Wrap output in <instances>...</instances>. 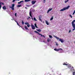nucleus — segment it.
Masks as SVG:
<instances>
[{
	"mask_svg": "<svg viewBox=\"0 0 75 75\" xmlns=\"http://www.w3.org/2000/svg\"><path fill=\"white\" fill-rule=\"evenodd\" d=\"M54 37L55 38H56V39H57V40H59V41H60L61 42H62H62H64V40H63V39H59V38L55 36L54 35Z\"/></svg>",
	"mask_w": 75,
	"mask_h": 75,
	"instance_id": "1",
	"label": "nucleus"
},
{
	"mask_svg": "<svg viewBox=\"0 0 75 75\" xmlns=\"http://www.w3.org/2000/svg\"><path fill=\"white\" fill-rule=\"evenodd\" d=\"M74 22H75V20H73L71 22V24L72 25L73 28H74L72 30L73 31H74V30H75V24H74Z\"/></svg>",
	"mask_w": 75,
	"mask_h": 75,
	"instance_id": "2",
	"label": "nucleus"
},
{
	"mask_svg": "<svg viewBox=\"0 0 75 75\" xmlns=\"http://www.w3.org/2000/svg\"><path fill=\"white\" fill-rule=\"evenodd\" d=\"M14 6H15V4H12L11 7V6H9L10 8H12V10L13 11L14 10Z\"/></svg>",
	"mask_w": 75,
	"mask_h": 75,
	"instance_id": "3",
	"label": "nucleus"
},
{
	"mask_svg": "<svg viewBox=\"0 0 75 75\" xmlns=\"http://www.w3.org/2000/svg\"><path fill=\"white\" fill-rule=\"evenodd\" d=\"M54 51H60V50H62V51L63 50L61 48H59L58 49L55 48L54 49Z\"/></svg>",
	"mask_w": 75,
	"mask_h": 75,
	"instance_id": "4",
	"label": "nucleus"
},
{
	"mask_svg": "<svg viewBox=\"0 0 75 75\" xmlns=\"http://www.w3.org/2000/svg\"><path fill=\"white\" fill-rule=\"evenodd\" d=\"M31 26L32 29H33V30H35V27L34 25H33V24H32L31 25Z\"/></svg>",
	"mask_w": 75,
	"mask_h": 75,
	"instance_id": "5",
	"label": "nucleus"
},
{
	"mask_svg": "<svg viewBox=\"0 0 75 75\" xmlns=\"http://www.w3.org/2000/svg\"><path fill=\"white\" fill-rule=\"evenodd\" d=\"M39 20L42 22V20H41V18H42V15H40L38 16Z\"/></svg>",
	"mask_w": 75,
	"mask_h": 75,
	"instance_id": "6",
	"label": "nucleus"
},
{
	"mask_svg": "<svg viewBox=\"0 0 75 75\" xmlns=\"http://www.w3.org/2000/svg\"><path fill=\"white\" fill-rule=\"evenodd\" d=\"M35 3H36V1L33 0V1H32L31 2V3L32 4H33V5Z\"/></svg>",
	"mask_w": 75,
	"mask_h": 75,
	"instance_id": "7",
	"label": "nucleus"
},
{
	"mask_svg": "<svg viewBox=\"0 0 75 75\" xmlns=\"http://www.w3.org/2000/svg\"><path fill=\"white\" fill-rule=\"evenodd\" d=\"M4 5V3L3 2H0V10L1 9V5Z\"/></svg>",
	"mask_w": 75,
	"mask_h": 75,
	"instance_id": "8",
	"label": "nucleus"
},
{
	"mask_svg": "<svg viewBox=\"0 0 75 75\" xmlns=\"http://www.w3.org/2000/svg\"><path fill=\"white\" fill-rule=\"evenodd\" d=\"M31 11H30V13H29V15L30 17H31V18H33V16H32V15H31Z\"/></svg>",
	"mask_w": 75,
	"mask_h": 75,
	"instance_id": "9",
	"label": "nucleus"
},
{
	"mask_svg": "<svg viewBox=\"0 0 75 75\" xmlns=\"http://www.w3.org/2000/svg\"><path fill=\"white\" fill-rule=\"evenodd\" d=\"M52 10V8H49L48 10L47 11V13H49V12H50V11H51Z\"/></svg>",
	"mask_w": 75,
	"mask_h": 75,
	"instance_id": "10",
	"label": "nucleus"
},
{
	"mask_svg": "<svg viewBox=\"0 0 75 75\" xmlns=\"http://www.w3.org/2000/svg\"><path fill=\"white\" fill-rule=\"evenodd\" d=\"M66 9L65 8H64L63 9H61L60 11H64V10H65Z\"/></svg>",
	"mask_w": 75,
	"mask_h": 75,
	"instance_id": "11",
	"label": "nucleus"
},
{
	"mask_svg": "<svg viewBox=\"0 0 75 75\" xmlns=\"http://www.w3.org/2000/svg\"><path fill=\"white\" fill-rule=\"evenodd\" d=\"M41 35V37H43L44 38H45V36H44V35H42V34H39V35Z\"/></svg>",
	"mask_w": 75,
	"mask_h": 75,
	"instance_id": "12",
	"label": "nucleus"
},
{
	"mask_svg": "<svg viewBox=\"0 0 75 75\" xmlns=\"http://www.w3.org/2000/svg\"><path fill=\"white\" fill-rule=\"evenodd\" d=\"M70 6H68L67 7L65 8L66 9V10H67V9H68L69 8V7H70Z\"/></svg>",
	"mask_w": 75,
	"mask_h": 75,
	"instance_id": "13",
	"label": "nucleus"
},
{
	"mask_svg": "<svg viewBox=\"0 0 75 75\" xmlns=\"http://www.w3.org/2000/svg\"><path fill=\"white\" fill-rule=\"evenodd\" d=\"M23 2H24V1H21L19 2H18V4H20L21 3H23Z\"/></svg>",
	"mask_w": 75,
	"mask_h": 75,
	"instance_id": "14",
	"label": "nucleus"
},
{
	"mask_svg": "<svg viewBox=\"0 0 75 75\" xmlns=\"http://www.w3.org/2000/svg\"><path fill=\"white\" fill-rule=\"evenodd\" d=\"M31 0H25V2H28V1H30Z\"/></svg>",
	"mask_w": 75,
	"mask_h": 75,
	"instance_id": "15",
	"label": "nucleus"
},
{
	"mask_svg": "<svg viewBox=\"0 0 75 75\" xmlns=\"http://www.w3.org/2000/svg\"><path fill=\"white\" fill-rule=\"evenodd\" d=\"M3 8L4 10H6V6H4L3 7Z\"/></svg>",
	"mask_w": 75,
	"mask_h": 75,
	"instance_id": "16",
	"label": "nucleus"
},
{
	"mask_svg": "<svg viewBox=\"0 0 75 75\" xmlns=\"http://www.w3.org/2000/svg\"><path fill=\"white\" fill-rule=\"evenodd\" d=\"M25 29H26V30H28V28H27V26H25Z\"/></svg>",
	"mask_w": 75,
	"mask_h": 75,
	"instance_id": "17",
	"label": "nucleus"
},
{
	"mask_svg": "<svg viewBox=\"0 0 75 75\" xmlns=\"http://www.w3.org/2000/svg\"><path fill=\"white\" fill-rule=\"evenodd\" d=\"M37 31H39V32H41V29H39L38 30V29H37Z\"/></svg>",
	"mask_w": 75,
	"mask_h": 75,
	"instance_id": "18",
	"label": "nucleus"
},
{
	"mask_svg": "<svg viewBox=\"0 0 75 75\" xmlns=\"http://www.w3.org/2000/svg\"><path fill=\"white\" fill-rule=\"evenodd\" d=\"M45 23L47 25H49L48 22V21H46Z\"/></svg>",
	"mask_w": 75,
	"mask_h": 75,
	"instance_id": "19",
	"label": "nucleus"
},
{
	"mask_svg": "<svg viewBox=\"0 0 75 75\" xmlns=\"http://www.w3.org/2000/svg\"><path fill=\"white\" fill-rule=\"evenodd\" d=\"M51 39H47V42H50V41H51Z\"/></svg>",
	"mask_w": 75,
	"mask_h": 75,
	"instance_id": "20",
	"label": "nucleus"
},
{
	"mask_svg": "<svg viewBox=\"0 0 75 75\" xmlns=\"http://www.w3.org/2000/svg\"><path fill=\"white\" fill-rule=\"evenodd\" d=\"M35 33H37L39 35V34H40V33H38V32H37L36 31H35Z\"/></svg>",
	"mask_w": 75,
	"mask_h": 75,
	"instance_id": "21",
	"label": "nucleus"
},
{
	"mask_svg": "<svg viewBox=\"0 0 75 75\" xmlns=\"http://www.w3.org/2000/svg\"><path fill=\"white\" fill-rule=\"evenodd\" d=\"M64 65H68V64H66L65 63H64L63 64Z\"/></svg>",
	"mask_w": 75,
	"mask_h": 75,
	"instance_id": "22",
	"label": "nucleus"
},
{
	"mask_svg": "<svg viewBox=\"0 0 75 75\" xmlns=\"http://www.w3.org/2000/svg\"><path fill=\"white\" fill-rule=\"evenodd\" d=\"M27 26L28 27H30V24H28V25H27Z\"/></svg>",
	"mask_w": 75,
	"mask_h": 75,
	"instance_id": "23",
	"label": "nucleus"
},
{
	"mask_svg": "<svg viewBox=\"0 0 75 75\" xmlns=\"http://www.w3.org/2000/svg\"><path fill=\"white\" fill-rule=\"evenodd\" d=\"M22 24H23V25L24 24V21H23L22 22Z\"/></svg>",
	"mask_w": 75,
	"mask_h": 75,
	"instance_id": "24",
	"label": "nucleus"
},
{
	"mask_svg": "<svg viewBox=\"0 0 75 75\" xmlns=\"http://www.w3.org/2000/svg\"><path fill=\"white\" fill-rule=\"evenodd\" d=\"M35 26L36 28H38V27H37V24H36V23L35 24Z\"/></svg>",
	"mask_w": 75,
	"mask_h": 75,
	"instance_id": "25",
	"label": "nucleus"
},
{
	"mask_svg": "<svg viewBox=\"0 0 75 75\" xmlns=\"http://www.w3.org/2000/svg\"><path fill=\"white\" fill-rule=\"evenodd\" d=\"M21 6H22L21 5H18V7H21Z\"/></svg>",
	"mask_w": 75,
	"mask_h": 75,
	"instance_id": "26",
	"label": "nucleus"
},
{
	"mask_svg": "<svg viewBox=\"0 0 75 75\" xmlns=\"http://www.w3.org/2000/svg\"><path fill=\"white\" fill-rule=\"evenodd\" d=\"M33 20L35 21H37V19H36V18H34Z\"/></svg>",
	"mask_w": 75,
	"mask_h": 75,
	"instance_id": "27",
	"label": "nucleus"
},
{
	"mask_svg": "<svg viewBox=\"0 0 75 75\" xmlns=\"http://www.w3.org/2000/svg\"><path fill=\"white\" fill-rule=\"evenodd\" d=\"M68 1H69V0H67V1H66V0L65 1V3H67V2H68Z\"/></svg>",
	"mask_w": 75,
	"mask_h": 75,
	"instance_id": "28",
	"label": "nucleus"
},
{
	"mask_svg": "<svg viewBox=\"0 0 75 75\" xmlns=\"http://www.w3.org/2000/svg\"><path fill=\"white\" fill-rule=\"evenodd\" d=\"M49 37L50 38H52V36H51V35H49Z\"/></svg>",
	"mask_w": 75,
	"mask_h": 75,
	"instance_id": "29",
	"label": "nucleus"
},
{
	"mask_svg": "<svg viewBox=\"0 0 75 75\" xmlns=\"http://www.w3.org/2000/svg\"><path fill=\"white\" fill-rule=\"evenodd\" d=\"M29 23H28V22H26L25 23V24H26V25H27L28 24H29Z\"/></svg>",
	"mask_w": 75,
	"mask_h": 75,
	"instance_id": "30",
	"label": "nucleus"
},
{
	"mask_svg": "<svg viewBox=\"0 0 75 75\" xmlns=\"http://www.w3.org/2000/svg\"><path fill=\"white\" fill-rule=\"evenodd\" d=\"M53 20V17H52V18H51L50 20Z\"/></svg>",
	"mask_w": 75,
	"mask_h": 75,
	"instance_id": "31",
	"label": "nucleus"
},
{
	"mask_svg": "<svg viewBox=\"0 0 75 75\" xmlns=\"http://www.w3.org/2000/svg\"><path fill=\"white\" fill-rule=\"evenodd\" d=\"M16 0H18V1H19L20 0H13V2H14L16 1Z\"/></svg>",
	"mask_w": 75,
	"mask_h": 75,
	"instance_id": "32",
	"label": "nucleus"
},
{
	"mask_svg": "<svg viewBox=\"0 0 75 75\" xmlns=\"http://www.w3.org/2000/svg\"><path fill=\"white\" fill-rule=\"evenodd\" d=\"M43 1H44V2H43L44 3H45L46 2V0H43Z\"/></svg>",
	"mask_w": 75,
	"mask_h": 75,
	"instance_id": "33",
	"label": "nucleus"
},
{
	"mask_svg": "<svg viewBox=\"0 0 75 75\" xmlns=\"http://www.w3.org/2000/svg\"><path fill=\"white\" fill-rule=\"evenodd\" d=\"M69 16L71 17V18H72V16H71V15H70Z\"/></svg>",
	"mask_w": 75,
	"mask_h": 75,
	"instance_id": "34",
	"label": "nucleus"
},
{
	"mask_svg": "<svg viewBox=\"0 0 75 75\" xmlns=\"http://www.w3.org/2000/svg\"><path fill=\"white\" fill-rule=\"evenodd\" d=\"M15 15L16 17H17V13H15Z\"/></svg>",
	"mask_w": 75,
	"mask_h": 75,
	"instance_id": "35",
	"label": "nucleus"
},
{
	"mask_svg": "<svg viewBox=\"0 0 75 75\" xmlns=\"http://www.w3.org/2000/svg\"><path fill=\"white\" fill-rule=\"evenodd\" d=\"M17 25H18L19 26H20V25H19V24H18V23H17Z\"/></svg>",
	"mask_w": 75,
	"mask_h": 75,
	"instance_id": "36",
	"label": "nucleus"
},
{
	"mask_svg": "<svg viewBox=\"0 0 75 75\" xmlns=\"http://www.w3.org/2000/svg\"><path fill=\"white\" fill-rule=\"evenodd\" d=\"M75 72H74L73 74V75H75Z\"/></svg>",
	"mask_w": 75,
	"mask_h": 75,
	"instance_id": "37",
	"label": "nucleus"
},
{
	"mask_svg": "<svg viewBox=\"0 0 75 75\" xmlns=\"http://www.w3.org/2000/svg\"><path fill=\"white\" fill-rule=\"evenodd\" d=\"M20 27L21 28H22V29H23V30H24V28H23L21 26H20Z\"/></svg>",
	"mask_w": 75,
	"mask_h": 75,
	"instance_id": "38",
	"label": "nucleus"
},
{
	"mask_svg": "<svg viewBox=\"0 0 75 75\" xmlns=\"http://www.w3.org/2000/svg\"><path fill=\"white\" fill-rule=\"evenodd\" d=\"M71 30H69V33H71Z\"/></svg>",
	"mask_w": 75,
	"mask_h": 75,
	"instance_id": "39",
	"label": "nucleus"
},
{
	"mask_svg": "<svg viewBox=\"0 0 75 75\" xmlns=\"http://www.w3.org/2000/svg\"><path fill=\"white\" fill-rule=\"evenodd\" d=\"M14 20V21H15V22H16L17 23V21H16L15 20Z\"/></svg>",
	"mask_w": 75,
	"mask_h": 75,
	"instance_id": "40",
	"label": "nucleus"
},
{
	"mask_svg": "<svg viewBox=\"0 0 75 75\" xmlns=\"http://www.w3.org/2000/svg\"><path fill=\"white\" fill-rule=\"evenodd\" d=\"M12 20H14V19H11Z\"/></svg>",
	"mask_w": 75,
	"mask_h": 75,
	"instance_id": "41",
	"label": "nucleus"
},
{
	"mask_svg": "<svg viewBox=\"0 0 75 75\" xmlns=\"http://www.w3.org/2000/svg\"><path fill=\"white\" fill-rule=\"evenodd\" d=\"M28 17L29 18H30V16H29Z\"/></svg>",
	"mask_w": 75,
	"mask_h": 75,
	"instance_id": "42",
	"label": "nucleus"
},
{
	"mask_svg": "<svg viewBox=\"0 0 75 75\" xmlns=\"http://www.w3.org/2000/svg\"><path fill=\"white\" fill-rule=\"evenodd\" d=\"M25 8H26V9H27V7H25Z\"/></svg>",
	"mask_w": 75,
	"mask_h": 75,
	"instance_id": "43",
	"label": "nucleus"
},
{
	"mask_svg": "<svg viewBox=\"0 0 75 75\" xmlns=\"http://www.w3.org/2000/svg\"><path fill=\"white\" fill-rule=\"evenodd\" d=\"M32 20H33V18H32Z\"/></svg>",
	"mask_w": 75,
	"mask_h": 75,
	"instance_id": "44",
	"label": "nucleus"
},
{
	"mask_svg": "<svg viewBox=\"0 0 75 75\" xmlns=\"http://www.w3.org/2000/svg\"><path fill=\"white\" fill-rule=\"evenodd\" d=\"M56 45H58V44L57 43L56 44Z\"/></svg>",
	"mask_w": 75,
	"mask_h": 75,
	"instance_id": "45",
	"label": "nucleus"
},
{
	"mask_svg": "<svg viewBox=\"0 0 75 75\" xmlns=\"http://www.w3.org/2000/svg\"><path fill=\"white\" fill-rule=\"evenodd\" d=\"M27 20H29V18H27Z\"/></svg>",
	"mask_w": 75,
	"mask_h": 75,
	"instance_id": "46",
	"label": "nucleus"
},
{
	"mask_svg": "<svg viewBox=\"0 0 75 75\" xmlns=\"http://www.w3.org/2000/svg\"><path fill=\"white\" fill-rule=\"evenodd\" d=\"M27 6L28 7H29V6H28V5H27Z\"/></svg>",
	"mask_w": 75,
	"mask_h": 75,
	"instance_id": "47",
	"label": "nucleus"
},
{
	"mask_svg": "<svg viewBox=\"0 0 75 75\" xmlns=\"http://www.w3.org/2000/svg\"><path fill=\"white\" fill-rule=\"evenodd\" d=\"M43 42H45V41H43Z\"/></svg>",
	"mask_w": 75,
	"mask_h": 75,
	"instance_id": "48",
	"label": "nucleus"
},
{
	"mask_svg": "<svg viewBox=\"0 0 75 75\" xmlns=\"http://www.w3.org/2000/svg\"><path fill=\"white\" fill-rule=\"evenodd\" d=\"M43 23H44V22L43 21Z\"/></svg>",
	"mask_w": 75,
	"mask_h": 75,
	"instance_id": "49",
	"label": "nucleus"
}]
</instances>
